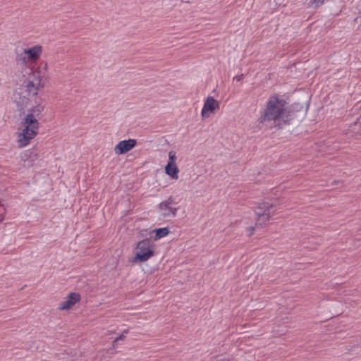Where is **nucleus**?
<instances>
[{
    "label": "nucleus",
    "instance_id": "nucleus-1",
    "mask_svg": "<svg viewBox=\"0 0 361 361\" xmlns=\"http://www.w3.org/2000/svg\"><path fill=\"white\" fill-rule=\"evenodd\" d=\"M293 114L286 102L278 96H271L261 114V122L274 121L276 126L283 128L290 124Z\"/></svg>",
    "mask_w": 361,
    "mask_h": 361
},
{
    "label": "nucleus",
    "instance_id": "nucleus-2",
    "mask_svg": "<svg viewBox=\"0 0 361 361\" xmlns=\"http://www.w3.org/2000/svg\"><path fill=\"white\" fill-rule=\"evenodd\" d=\"M41 112V107H35L29 111L21 121L23 130L18 133L17 137L19 147H26L37 135L39 130L38 120Z\"/></svg>",
    "mask_w": 361,
    "mask_h": 361
},
{
    "label": "nucleus",
    "instance_id": "nucleus-3",
    "mask_svg": "<svg viewBox=\"0 0 361 361\" xmlns=\"http://www.w3.org/2000/svg\"><path fill=\"white\" fill-rule=\"evenodd\" d=\"M48 78L45 68H37L28 75L27 78L24 81V86L30 94L36 96L38 91L46 86Z\"/></svg>",
    "mask_w": 361,
    "mask_h": 361
},
{
    "label": "nucleus",
    "instance_id": "nucleus-4",
    "mask_svg": "<svg viewBox=\"0 0 361 361\" xmlns=\"http://www.w3.org/2000/svg\"><path fill=\"white\" fill-rule=\"evenodd\" d=\"M42 51V47L39 44L23 49L16 52V61L20 65L28 66L40 59Z\"/></svg>",
    "mask_w": 361,
    "mask_h": 361
},
{
    "label": "nucleus",
    "instance_id": "nucleus-5",
    "mask_svg": "<svg viewBox=\"0 0 361 361\" xmlns=\"http://www.w3.org/2000/svg\"><path fill=\"white\" fill-rule=\"evenodd\" d=\"M155 245L148 239L139 241L135 247V257L132 262H145L154 255Z\"/></svg>",
    "mask_w": 361,
    "mask_h": 361
},
{
    "label": "nucleus",
    "instance_id": "nucleus-6",
    "mask_svg": "<svg viewBox=\"0 0 361 361\" xmlns=\"http://www.w3.org/2000/svg\"><path fill=\"white\" fill-rule=\"evenodd\" d=\"M276 209L273 204L269 202L260 203L255 209L257 216L256 225L262 226L270 219L275 213Z\"/></svg>",
    "mask_w": 361,
    "mask_h": 361
},
{
    "label": "nucleus",
    "instance_id": "nucleus-7",
    "mask_svg": "<svg viewBox=\"0 0 361 361\" xmlns=\"http://www.w3.org/2000/svg\"><path fill=\"white\" fill-rule=\"evenodd\" d=\"M173 200L169 198L166 201L161 202L159 205V212L163 217H174L176 216L178 209L171 207Z\"/></svg>",
    "mask_w": 361,
    "mask_h": 361
},
{
    "label": "nucleus",
    "instance_id": "nucleus-8",
    "mask_svg": "<svg viewBox=\"0 0 361 361\" xmlns=\"http://www.w3.org/2000/svg\"><path fill=\"white\" fill-rule=\"evenodd\" d=\"M137 144V141L134 139H128L120 141L114 147V152L116 154L121 155L130 151Z\"/></svg>",
    "mask_w": 361,
    "mask_h": 361
},
{
    "label": "nucleus",
    "instance_id": "nucleus-9",
    "mask_svg": "<svg viewBox=\"0 0 361 361\" xmlns=\"http://www.w3.org/2000/svg\"><path fill=\"white\" fill-rule=\"evenodd\" d=\"M219 108V102L214 99L212 97H209L205 100L204 104L203 105L201 114L204 118H207L209 116V113L213 112L215 109Z\"/></svg>",
    "mask_w": 361,
    "mask_h": 361
},
{
    "label": "nucleus",
    "instance_id": "nucleus-10",
    "mask_svg": "<svg viewBox=\"0 0 361 361\" xmlns=\"http://www.w3.org/2000/svg\"><path fill=\"white\" fill-rule=\"evenodd\" d=\"M80 295L77 293H71L61 302L58 309L61 310H68L80 300Z\"/></svg>",
    "mask_w": 361,
    "mask_h": 361
},
{
    "label": "nucleus",
    "instance_id": "nucleus-11",
    "mask_svg": "<svg viewBox=\"0 0 361 361\" xmlns=\"http://www.w3.org/2000/svg\"><path fill=\"white\" fill-rule=\"evenodd\" d=\"M169 233V230L168 228H159L157 229L152 230L149 231V235L153 238L154 240H158L166 235Z\"/></svg>",
    "mask_w": 361,
    "mask_h": 361
},
{
    "label": "nucleus",
    "instance_id": "nucleus-12",
    "mask_svg": "<svg viewBox=\"0 0 361 361\" xmlns=\"http://www.w3.org/2000/svg\"><path fill=\"white\" fill-rule=\"evenodd\" d=\"M165 173L172 179L178 178L179 169L176 164H167L165 166Z\"/></svg>",
    "mask_w": 361,
    "mask_h": 361
},
{
    "label": "nucleus",
    "instance_id": "nucleus-13",
    "mask_svg": "<svg viewBox=\"0 0 361 361\" xmlns=\"http://www.w3.org/2000/svg\"><path fill=\"white\" fill-rule=\"evenodd\" d=\"M37 159V154L34 149H27L25 151L22 155V159L23 161H27L30 159V161H35Z\"/></svg>",
    "mask_w": 361,
    "mask_h": 361
},
{
    "label": "nucleus",
    "instance_id": "nucleus-14",
    "mask_svg": "<svg viewBox=\"0 0 361 361\" xmlns=\"http://www.w3.org/2000/svg\"><path fill=\"white\" fill-rule=\"evenodd\" d=\"M169 161L168 164H176V160L177 157H176V154L175 152H173V151L169 152Z\"/></svg>",
    "mask_w": 361,
    "mask_h": 361
},
{
    "label": "nucleus",
    "instance_id": "nucleus-15",
    "mask_svg": "<svg viewBox=\"0 0 361 361\" xmlns=\"http://www.w3.org/2000/svg\"><path fill=\"white\" fill-rule=\"evenodd\" d=\"M128 333V330H124L123 334H121L119 336L115 338L114 343H117L120 341H123L126 338V334Z\"/></svg>",
    "mask_w": 361,
    "mask_h": 361
},
{
    "label": "nucleus",
    "instance_id": "nucleus-16",
    "mask_svg": "<svg viewBox=\"0 0 361 361\" xmlns=\"http://www.w3.org/2000/svg\"><path fill=\"white\" fill-rule=\"evenodd\" d=\"M243 78V75H237L235 77H234V80H237V81H240Z\"/></svg>",
    "mask_w": 361,
    "mask_h": 361
},
{
    "label": "nucleus",
    "instance_id": "nucleus-17",
    "mask_svg": "<svg viewBox=\"0 0 361 361\" xmlns=\"http://www.w3.org/2000/svg\"><path fill=\"white\" fill-rule=\"evenodd\" d=\"M218 361H236L234 359H228V360H221V359H219L218 360Z\"/></svg>",
    "mask_w": 361,
    "mask_h": 361
},
{
    "label": "nucleus",
    "instance_id": "nucleus-18",
    "mask_svg": "<svg viewBox=\"0 0 361 361\" xmlns=\"http://www.w3.org/2000/svg\"><path fill=\"white\" fill-rule=\"evenodd\" d=\"M112 348L114 350L116 348V343H114V341H113ZM115 352H116V350H115Z\"/></svg>",
    "mask_w": 361,
    "mask_h": 361
},
{
    "label": "nucleus",
    "instance_id": "nucleus-19",
    "mask_svg": "<svg viewBox=\"0 0 361 361\" xmlns=\"http://www.w3.org/2000/svg\"><path fill=\"white\" fill-rule=\"evenodd\" d=\"M250 233H249V234H250V235H252V234L253 233V232H254V228H253V227H250Z\"/></svg>",
    "mask_w": 361,
    "mask_h": 361
},
{
    "label": "nucleus",
    "instance_id": "nucleus-20",
    "mask_svg": "<svg viewBox=\"0 0 361 361\" xmlns=\"http://www.w3.org/2000/svg\"><path fill=\"white\" fill-rule=\"evenodd\" d=\"M4 219V216L0 214V221H1Z\"/></svg>",
    "mask_w": 361,
    "mask_h": 361
}]
</instances>
